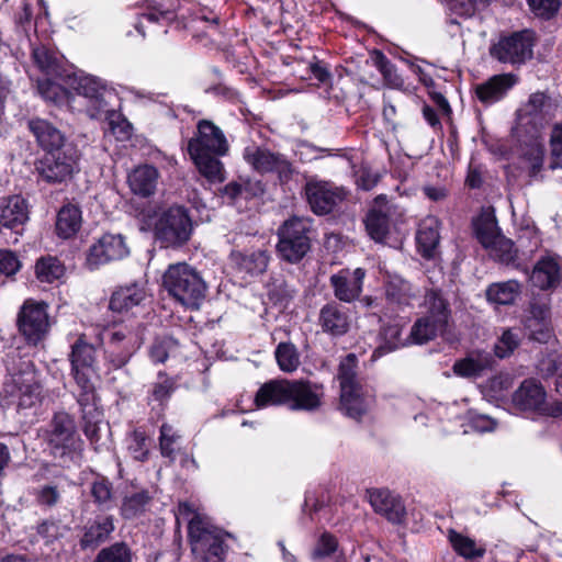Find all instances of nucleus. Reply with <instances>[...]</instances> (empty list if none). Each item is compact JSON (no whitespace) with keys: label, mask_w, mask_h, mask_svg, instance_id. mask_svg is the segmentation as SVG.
Wrapping results in <instances>:
<instances>
[{"label":"nucleus","mask_w":562,"mask_h":562,"mask_svg":"<svg viewBox=\"0 0 562 562\" xmlns=\"http://www.w3.org/2000/svg\"><path fill=\"white\" fill-rule=\"evenodd\" d=\"M46 440L56 458H66L79 448V436L74 418L65 413H56L46 430Z\"/></svg>","instance_id":"0eeeda50"},{"label":"nucleus","mask_w":562,"mask_h":562,"mask_svg":"<svg viewBox=\"0 0 562 562\" xmlns=\"http://www.w3.org/2000/svg\"><path fill=\"white\" fill-rule=\"evenodd\" d=\"M521 293V284L516 280L491 284L486 290V297L497 305H512Z\"/></svg>","instance_id":"473e14b6"},{"label":"nucleus","mask_w":562,"mask_h":562,"mask_svg":"<svg viewBox=\"0 0 562 562\" xmlns=\"http://www.w3.org/2000/svg\"><path fill=\"white\" fill-rule=\"evenodd\" d=\"M93 359L94 350L92 346L85 342L82 338H79L72 346L70 355L71 371L79 383L82 380L80 371L85 368L91 367Z\"/></svg>","instance_id":"c9c22d12"},{"label":"nucleus","mask_w":562,"mask_h":562,"mask_svg":"<svg viewBox=\"0 0 562 562\" xmlns=\"http://www.w3.org/2000/svg\"><path fill=\"white\" fill-rule=\"evenodd\" d=\"M175 389V380L167 376L165 373L159 372L157 382L154 383L151 394L156 401L164 402L170 397Z\"/></svg>","instance_id":"6e6d98bb"},{"label":"nucleus","mask_w":562,"mask_h":562,"mask_svg":"<svg viewBox=\"0 0 562 562\" xmlns=\"http://www.w3.org/2000/svg\"><path fill=\"white\" fill-rule=\"evenodd\" d=\"M546 149L542 143L533 139L525 145L518 158V168L530 178H537L543 169Z\"/></svg>","instance_id":"cd10ccee"},{"label":"nucleus","mask_w":562,"mask_h":562,"mask_svg":"<svg viewBox=\"0 0 562 562\" xmlns=\"http://www.w3.org/2000/svg\"><path fill=\"white\" fill-rule=\"evenodd\" d=\"M108 562H132L131 550L125 543H115L108 548Z\"/></svg>","instance_id":"774afa93"},{"label":"nucleus","mask_w":562,"mask_h":562,"mask_svg":"<svg viewBox=\"0 0 562 562\" xmlns=\"http://www.w3.org/2000/svg\"><path fill=\"white\" fill-rule=\"evenodd\" d=\"M232 267L243 278H255L266 272L269 263V255L266 250H256L249 254L233 250L229 255Z\"/></svg>","instance_id":"a211bd4d"},{"label":"nucleus","mask_w":562,"mask_h":562,"mask_svg":"<svg viewBox=\"0 0 562 562\" xmlns=\"http://www.w3.org/2000/svg\"><path fill=\"white\" fill-rule=\"evenodd\" d=\"M305 191L312 211L318 215L330 213L347 196V191L342 187L322 180L308 181Z\"/></svg>","instance_id":"9b49d317"},{"label":"nucleus","mask_w":562,"mask_h":562,"mask_svg":"<svg viewBox=\"0 0 562 562\" xmlns=\"http://www.w3.org/2000/svg\"><path fill=\"white\" fill-rule=\"evenodd\" d=\"M105 261V244L101 237L98 244L90 247L87 266L90 270L100 268Z\"/></svg>","instance_id":"338daca9"},{"label":"nucleus","mask_w":562,"mask_h":562,"mask_svg":"<svg viewBox=\"0 0 562 562\" xmlns=\"http://www.w3.org/2000/svg\"><path fill=\"white\" fill-rule=\"evenodd\" d=\"M150 496L147 491H139L132 495L125 496L122 513L126 518H133L145 510Z\"/></svg>","instance_id":"3c124183"},{"label":"nucleus","mask_w":562,"mask_h":562,"mask_svg":"<svg viewBox=\"0 0 562 562\" xmlns=\"http://www.w3.org/2000/svg\"><path fill=\"white\" fill-rule=\"evenodd\" d=\"M476 238L484 248H488L502 235L498 231L495 218L490 216L480 217L475 223Z\"/></svg>","instance_id":"a18cd8bd"},{"label":"nucleus","mask_w":562,"mask_h":562,"mask_svg":"<svg viewBox=\"0 0 562 562\" xmlns=\"http://www.w3.org/2000/svg\"><path fill=\"white\" fill-rule=\"evenodd\" d=\"M21 268L19 258L10 250H0V273L13 276Z\"/></svg>","instance_id":"69168bd1"},{"label":"nucleus","mask_w":562,"mask_h":562,"mask_svg":"<svg viewBox=\"0 0 562 562\" xmlns=\"http://www.w3.org/2000/svg\"><path fill=\"white\" fill-rule=\"evenodd\" d=\"M130 248L125 243V238L121 234L112 235L108 240V261L121 260L127 257Z\"/></svg>","instance_id":"bf43d9fd"},{"label":"nucleus","mask_w":562,"mask_h":562,"mask_svg":"<svg viewBox=\"0 0 562 562\" xmlns=\"http://www.w3.org/2000/svg\"><path fill=\"white\" fill-rule=\"evenodd\" d=\"M29 220V204L18 194L0 199V224L3 227L15 229L22 227Z\"/></svg>","instance_id":"6ab92c4d"},{"label":"nucleus","mask_w":562,"mask_h":562,"mask_svg":"<svg viewBox=\"0 0 562 562\" xmlns=\"http://www.w3.org/2000/svg\"><path fill=\"white\" fill-rule=\"evenodd\" d=\"M289 395V380H271L260 386L255 396V404L258 408L273 405L288 406Z\"/></svg>","instance_id":"bb28decb"},{"label":"nucleus","mask_w":562,"mask_h":562,"mask_svg":"<svg viewBox=\"0 0 562 562\" xmlns=\"http://www.w3.org/2000/svg\"><path fill=\"white\" fill-rule=\"evenodd\" d=\"M439 221L435 216H427L418 226L416 241L420 255L426 259L436 256L439 246Z\"/></svg>","instance_id":"a878e982"},{"label":"nucleus","mask_w":562,"mask_h":562,"mask_svg":"<svg viewBox=\"0 0 562 562\" xmlns=\"http://www.w3.org/2000/svg\"><path fill=\"white\" fill-rule=\"evenodd\" d=\"M496 363L494 356L484 350L471 351L465 358L454 362L453 372L462 378H477L492 370Z\"/></svg>","instance_id":"412c9836"},{"label":"nucleus","mask_w":562,"mask_h":562,"mask_svg":"<svg viewBox=\"0 0 562 562\" xmlns=\"http://www.w3.org/2000/svg\"><path fill=\"white\" fill-rule=\"evenodd\" d=\"M16 325L20 334L32 345L43 340L50 327L48 318H18Z\"/></svg>","instance_id":"f704fd0d"},{"label":"nucleus","mask_w":562,"mask_h":562,"mask_svg":"<svg viewBox=\"0 0 562 562\" xmlns=\"http://www.w3.org/2000/svg\"><path fill=\"white\" fill-rule=\"evenodd\" d=\"M29 127L43 149L53 153L61 147L64 136L49 122L42 119H33L29 122Z\"/></svg>","instance_id":"c85d7f7f"},{"label":"nucleus","mask_w":562,"mask_h":562,"mask_svg":"<svg viewBox=\"0 0 562 562\" xmlns=\"http://www.w3.org/2000/svg\"><path fill=\"white\" fill-rule=\"evenodd\" d=\"M229 150L223 131L212 121L201 120L196 132L188 142V153L199 172L210 181L223 180V164L218 159Z\"/></svg>","instance_id":"f257e3e1"},{"label":"nucleus","mask_w":562,"mask_h":562,"mask_svg":"<svg viewBox=\"0 0 562 562\" xmlns=\"http://www.w3.org/2000/svg\"><path fill=\"white\" fill-rule=\"evenodd\" d=\"M547 394L538 381L525 380L513 395L514 405L520 411H536L544 413L547 407Z\"/></svg>","instance_id":"f3484780"},{"label":"nucleus","mask_w":562,"mask_h":562,"mask_svg":"<svg viewBox=\"0 0 562 562\" xmlns=\"http://www.w3.org/2000/svg\"><path fill=\"white\" fill-rule=\"evenodd\" d=\"M550 154L549 168L558 172L557 177L562 181V121L552 127L550 135Z\"/></svg>","instance_id":"c03bdc74"},{"label":"nucleus","mask_w":562,"mask_h":562,"mask_svg":"<svg viewBox=\"0 0 562 562\" xmlns=\"http://www.w3.org/2000/svg\"><path fill=\"white\" fill-rule=\"evenodd\" d=\"M518 346V339L512 330L503 333L502 337L495 344L494 351L498 358L508 357Z\"/></svg>","instance_id":"052dcab7"},{"label":"nucleus","mask_w":562,"mask_h":562,"mask_svg":"<svg viewBox=\"0 0 562 562\" xmlns=\"http://www.w3.org/2000/svg\"><path fill=\"white\" fill-rule=\"evenodd\" d=\"M323 386L310 381H290L288 407L292 411H316L322 405Z\"/></svg>","instance_id":"f8f14e48"},{"label":"nucleus","mask_w":562,"mask_h":562,"mask_svg":"<svg viewBox=\"0 0 562 562\" xmlns=\"http://www.w3.org/2000/svg\"><path fill=\"white\" fill-rule=\"evenodd\" d=\"M244 159L258 172H276L281 182H288L295 169L285 156L256 145L244 150Z\"/></svg>","instance_id":"9d476101"},{"label":"nucleus","mask_w":562,"mask_h":562,"mask_svg":"<svg viewBox=\"0 0 562 562\" xmlns=\"http://www.w3.org/2000/svg\"><path fill=\"white\" fill-rule=\"evenodd\" d=\"M66 272L65 266L56 257H42L36 261L35 274L43 283L59 281Z\"/></svg>","instance_id":"e433bc0d"},{"label":"nucleus","mask_w":562,"mask_h":562,"mask_svg":"<svg viewBox=\"0 0 562 562\" xmlns=\"http://www.w3.org/2000/svg\"><path fill=\"white\" fill-rule=\"evenodd\" d=\"M18 396V409L26 411L35 407L42 401V384L32 361H23L16 372L11 375Z\"/></svg>","instance_id":"6e6552de"},{"label":"nucleus","mask_w":562,"mask_h":562,"mask_svg":"<svg viewBox=\"0 0 562 562\" xmlns=\"http://www.w3.org/2000/svg\"><path fill=\"white\" fill-rule=\"evenodd\" d=\"M276 359L284 372H293L300 364L299 353L292 344L281 342L276 349Z\"/></svg>","instance_id":"8fccbe9b"},{"label":"nucleus","mask_w":562,"mask_h":562,"mask_svg":"<svg viewBox=\"0 0 562 562\" xmlns=\"http://www.w3.org/2000/svg\"><path fill=\"white\" fill-rule=\"evenodd\" d=\"M192 234V222L182 206H171L155 225V236L164 247H176L187 243Z\"/></svg>","instance_id":"423d86ee"},{"label":"nucleus","mask_w":562,"mask_h":562,"mask_svg":"<svg viewBox=\"0 0 562 562\" xmlns=\"http://www.w3.org/2000/svg\"><path fill=\"white\" fill-rule=\"evenodd\" d=\"M33 59L37 67L47 76L57 77L63 81L65 75L60 71L56 56L46 47L41 46L33 49Z\"/></svg>","instance_id":"37998d69"},{"label":"nucleus","mask_w":562,"mask_h":562,"mask_svg":"<svg viewBox=\"0 0 562 562\" xmlns=\"http://www.w3.org/2000/svg\"><path fill=\"white\" fill-rule=\"evenodd\" d=\"M447 326L448 318H417L411 328V333L407 336V339L414 344H424L434 339L438 331L441 330L443 337L447 340H457V337L450 336V334L446 330Z\"/></svg>","instance_id":"5701e85b"},{"label":"nucleus","mask_w":562,"mask_h":562,"mask_svg":"<svg viewBox=\"0 0 562 562\" xmlns=\"http://www.w3.org/2000/svg\"><path fill=\"white\" fill-rule=\"evenodd\" d=\"M162 283L168 293L191 312L198 311L205 300L206 284L199 272L188 263L169 266Z\"/></svg>","instance_id":"f03ea898"},{"label":"nucleus","mask_w":562,"mask_h":562,"mask_svg":"<svg viewBox=\"0 0 562 562\" xmlns=\"http://www.w3.org/2000/svg\"><path fill=\"white\" fill-rule=\"evenodd\" d=\"M533 38L529 31L502 37L491 49V56L504 64L520 65L532 57Z\"/></svg>","instance_id":"1a4fd4ad"},{"label":"nucleus","mask_w":562,"mask_h":562,"mask_svg":"<svg viewBox=\"0 0 562 562\" xmlns=\"http://www.w3.org/2000/svg\"><path fill=\"white\" fill-rule=\"evenodd\" d=\"M82 414L85 420L83 431L86 436L92 441H98L101 438L100 424L103 417L102 412H99L93 404H85Z\"/></svg>","instance_id":"de8ad7c7"},{"label":"nucleus","mask_w":562,"mask_h":562,"mask_svg":"<svg viewBox=\"0 0 562 562\" xmlns=\"http://www.w3.org/2000/svg\"><path fill=\"white\" fill-rule=\"evenodd\" d=\"M366 270L362 268L342 269L330 277L335 296L344 302H352L362 291Z\"/></svg>","instance_id":"dca6fc26"},{"label":"nucleus","mask_w":562,"mask_h":562,"mask_svg":"<svg viewBox=\"0 0 562 562\" xmlns=\"http://www.w3.org/2000/svg\"><path fill=\"white\" fill-rule=\"evenodd\" d=\"M180 436L175 431L173 427L168 424H162L160 427L159 446L161 454L170 460L176 458L175 445Z\"/></svg>","instance_id":"5fc2aeb1"},{"label":"nucleus","mask_w":562,"mask_h":562,"mask_svg":"<svg viewBox=\"0 0 562 562\" xmlns=\"http://www.w3.org/2000/svg\"><path fill=\"white\" fill-rule=\"evenodd\" d=\"M313 221L308 217L292 216L278 231L277 250L280 257L290 262L301 261L311 249Z\"/></svg>","instance_id":"20e7f679"},{"label":"nucleus","mask_w":562,"mask_h":562,"mask_svg":"<svg viewBox=\"0 0 562 562\" xmlns=\"http://www.w3.org/2000/svg\"><path fill=\"white\" fill-rule=\"evenodd\" d=\"M449 541L453 550L467 560L482 558L485 554V548L477 546L475 540L463 536L454 530L449 532Z\"/></svg>","instance_id":"4c0bfd02"},{"label":"nucleus","mask_w":562,"mask_h":562,"mask_svg":"<svg viewBox=\"0 0 562 562\" xmlns=\"http://www.w3.org/2000/svg\"><path fill=\"white\" fill-rule=\"evenodd\" d=\"M529 280L540 290H553L562 280V267L555 255L547 252L542 255L533 266Z\"/></svg>","instance_id":"4468645a"},{"label":"nucleus","mask_w":562,"mask_h":562,"mask_svg":"<svg viewBox=\"0 0 562 562\" xmlns=\"http://www.w3.org/2000/svg\"><path fill=\"white\" fill-rule=\"evenodd\" d=\"M553 103L550 97L543 92L532 93L524 106L519 110V120L521 124H530L538 131L543 127L551 119Z\"/></svg>","instance_id":"2eb2a0df"},{"label":"nucleus","mask_w":562,"mask_h":562,"mask_svg":"<svg viewBox=\"0 0 562 562\" xmlns=\"http://www.w3.org/2000/svg\"><path fill=\"white\" fill-rule=\"evenodd\" d=\"M108 125L117 140H125L132 135V125L115 110H108Z\"/></svg>","instance_id":"864d4df0"},{"label":"nucleus","mask_w":562,"mask_h":562,"mask_svg":"<svg viewBox=\"0 0 562 562\" xmlns=\"http://www.w3.org/2000/svg\"><path fill=\"white\" fill-rule=\"evenodd\" d=\"M369 395L363 387L340 392V408L349 417L359 419L368 409Z\"/></svg>","instance_id":"7c9ffc66"},{"label":"nucleus","mask_w":562,"mask_h":562,"mask_svg":"<svg viewBox=\"0 0 562 562\" xmlns=\"http://www.w3.org/2000/svg\"><path fill=\"white\" fill-rule=\"evenodd\" d=\"M81 211L72 204L63 206L56 221V232L61 238L72 237L81 226Z\"/></svg>","instance_id":"72a5a7b5"},{"label":"nucleus","mask_w":562,"mask_h":562,"mask_svg":"<svg viewBox=\"0 0 562 562\" xmlns=\"http://www.w3.org/2000/svg\"><path fill=\"white\" fill-rule=\"evenodd\" d=\"M48 304L43 300L27 299L18 316H47Z\"/></svg>","instance_id":"0e129e2a"},{"label":"nucleus","mask_w":562,"mask_h":562,"mask_svg":"<svg viewBox=\"0 0 562 562\" xmlns=\"http://www.w3.org/2000/svg\"><path fill=\"white\" fill-rule=\"evenodd\" d=\"M373 65L382 74L385 83L389 87L401 89L404 86L403 78L397 74L394 65L386 58V56L380 52L374 50L371 55Z\"/></svg>","instance_id":"79ce46f5"},{"label":"nucleus","mask_w":562,"mask_h":562,"mask_svg":"<svg viewBox=\"0 0 562 562\" xmlns=\"http://www.w3.org/2000/svg\"><path fill=\"white\" fill-rule=\"evenodd\" d=\"M147 436L144 431L135 430L131 437L130 450L134 459L144 461L147 459L148 449L146 447Z\"/></svg>","instance_id":"e2e57ef3"},{"label":"nucleus","mask_w":562,"mask_h":562,"mask_svg":"<svg viewBox=\"0 0 562 562\" xmlns=\"http://www.w3.org/2000/svg\"><path fill=\"white\" fill-rule=\"evenodd\" d=\"M37 90L42 98L47 102L56 105H67L75 109L76 98L70 89L57 77L48 76V78L37 81Z\"/></svg>","instance_id":"393cba45"},{"label":"nucleus","mask_w":562,"mask_h":562,"mask_svg":"<svg viewBox=\"0 0 562 562\" xmlns=\"http://www.w3.org/2000/svg\"><path fill=\"white\" fill-rule=\"evenodd\" d=\"M357 363L358 360L353 353H349L341 359L337 374L340 383V392L362 386L357 378Z\"/></svg>","instance_id":"ea45409f"},{"label":"nucleus","mask_w":562,"mask_h":562,"mask_svg":"<svg viewBox=\"0 0 562 562\" xmlns=\"http://www.w3.org/2000/svg\"><path fill=\"white\" fill-rule=\"evenodd\" d=\"M63 82L76 98L75 109L85 112L90 119H101L104 113V85L102 80L82 70L65 74Z\"/></svg>","instance_id":"7ed1b4c3"},{"label":"nucleus","mask_w":562,"mask_h":562,"mask_svg":"<svg viewBox=\"0 0 562 562\" xmlns=\"http://www.w3.org/2000/svg\"><path fill=\"white\" fill-rule=\"evenodd\" d=\"M516 82L517 77L513 74L495 75L485 82L477 85L475 93L482 103L492 104L502 100Z\"/></svg>","instance_id":"aec40b11"},{"label":"nucleus","mask_w":562,"mask_h":562,"mask_svg":"<svg viewBox=\"0 0 562 562\" xmlns=\"http://www.w3.org/2000/svg\"><path fill=\"white\" fill-rule=\"evenodd\" d=\"M368 499L373 510L392 524H401L406 515L405 506L400 496L386 488L368 491Z\"/></svg>","instance_id":"ddd939ff"},{"label":"nucleus","mask_w":562,"mask_h":562,"mask_svg":"<svg viewBox=\"0 0 562 562\" xmlns=\"http://www.w3.org/2000/svg\"><path fill=\"white\" fill-rule=\"evenodd\" d=\"M41 176L48 182H61L67 179L74 170V161L70 157L47 153L41 160L38 167Z\"/></svg>","instance_id":"4be33fe9"},{"label":"nucleus","mask_w":562,"mask_h":562,"mask_svg":"<svg viewBox=\"0 0 562 562\" xmlns=\"http://www.w3.org/2000/svg\"><path fill=\"white\" fill-rule=\"evenodd\" d=\"M420 307L423 313L428 314V316H448L451 314L450 302L439 290L427 291Z\"/></svg>","instance_id":"a19ab883"},{"label":"nucleus","mask_w":562,"mask_h":562,"mask_svg":"<svg viewBox=\"0 0 562 562\" xmlns=\"http://www.w3.org/2000/svg\"><path fill=\"white\" fill-rule=\"evenodd\" d=\"M337 546L338 543L336 538L328 532H324L317 541V544L312 553V558L314 560H319L330 557L337 550Z\"/></svg>","instance_id":"4d7b16f0"},{"label":"nucleus","mask_w":562,"mask_h":562,"mask_svg":"<svg viewBox=\"0 0 562 562\" xmlns=\"http://www.w3.org/2000/svg\"><path fill=\"white\" fill-rule=\"evenodd\" d=\"M416 289L401 277H393L386 284L385 294L389 300L398 304H408L416 295Z\"/></svg>","instance_id":"58836bf2"},{"label":"nucleus","mask_w":562,"mask_h":562,"mask_svg":"<svg viewBox=\"0 0 562 562\" xmlns=\"http://www.w3.org/2000/svg\"><path fill=\"white\" fill-rule=\"evenodd\" d=\"M159 179V171L151 165H142L133 169L127 177L133 193L147 198L155 193Z\"/></svg>","instance_id":"b1692460"},{"label":"nucleus","mask_w":562,"mask_h":562,"mask_svg":"<svg viewBox=\"0 0 562 562\" xmlns=\"http://www.w3.org/2000/svg\"><path fill=\"white\" fill-rule=\"evenodd\" d=\"M527 2L536 15L546 19L553 16L561 5V0H527Z\"/></svg>","instance_id":"13d9d810"},{"label":"nucleus","mask_w":562,"mask_h":562,"mask_svg":"<svg viewBox=\"0 0 562 562\" xmlns=\"http://www.w3.org/2000/svg\"><path fill=\"white\" fill-rule=\"evenodd\" d=\"M402 328L397 324L387 325L383 328L382 335L385 340L384 346L378 347L372 353V360H376L382 355L400 347L404 346L409 339L401 338Z\"/></svg>","instance_id":"49530a36"},{"label":"nucleus","mask_w":562,"mask_h":562,"mask_svg":"<svg viewBox=\"0 0 562 562\" xmlns=\"http://www.w3.org/2000/svg\"><path fill=\"white\" fill-rule=\"evenodd\" d=\"M539 369L544 376L558 375V380H560V373H562V355H548L540 361Z\"/></svg>","instance_id":"680f3d73"},{"label":"nucleus","mask_w":562,"mask_h":562,"mask_svg":"<svg viewBox=\"0 0 562 562\" xmlns=\"http://www.w3.org/2000/svg\"><path fill=\"white\" fill-rule=\"evenodd\" d=\"M144 299L145 291L137 284L120 288L111 296L110 308L115 313L127 312L131 307L138 305Z\"/></svg>","instance_id":"2f4dec72"},{"label":"nucleus","mask_w":562,"mask_h":562,"mask_svg":"<svg viewBox=\"0 0 562 562\" xmlns=\"http://www.w3.org/2000/svg\"><path fill=\"white\" fill-rule=\"evenodd\" d=\"M491 257L495 260L510 265L516 261L517 250L510 239L501 235L488 248Z\"/></svg>","instance_id":"09e8293b"},{"label":"nucleus","mask_w":562,"mask_h":562,"mask_svg":"<svg viewBox=\"0 0 562 562\" xmlns=\"http://www.w3.org/2000/svg\"><path fill=\"white\" fill-rule=\"evenodd\" d=\"M385 203L384 196L375 199V205L370 210L366 218V229L370 237L375 241H383L390 229L387 213L383 210L382 204Z\"/></svg>","instance_id":"c756f323"},{"label":"nucleus","mask_w":562,"mask_h":562,"mask_svg":"<svg viewBox=\"0 0 562 562\" xmlns=\"http://www.w3.org/2000/svg\"><path fill=\"white\" fill-rule=\"evenodd\" d=\"M492 0H448L452 14L460 18H471L480 8L486 7Z\"/></svg>","instance_id":"603ef678"},{"label":"nucleus","mask_w":562,"mask_h":562,"mask_svg":"<svg viewBox=\"0 0 562 562\" xmlns=\"http://www.w3.org/2000/svg\"><path fill=\"white\" fill-rule=\"evenodd\" d=\"M188 529L191 552L196 562H222L224 560V538L217 528L200 516H194L190 520Z\"/></svg>","instance_id":"39448f33"}]
</instances>
